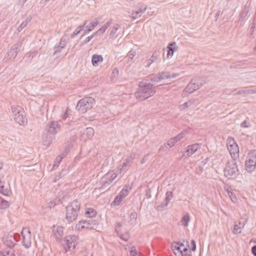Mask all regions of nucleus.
<instances>
[{
	"label": "nucleus",
	"mask_w": 256,
	"mask_h": 256,
	"mask_svg": "<svg viewBox=\"0 0 256 256\" xmlns=\"http://www.w3.org/2000/svg\"><path fill=\"white\" fill-rule=\"evenodd\" d=\"M132 187L130 186H125L118 194L115 198L114 203L115 205H119L121 202L128 194Z\"/></svg>",
	"instance_id": "ddd939ff"
},
{
	"label": "nucleus",
	"mask_w": 256,
	"mask_h": 256,
	"mask_svg": "<svg viewBox=\"0 0 256 256\" xmlns=\"http://www.w3.org/2000/svg\"><path fill=\"white\" fill-rule=\"evenodd\" d=\"M185 133L186 132H182L176 136L170 138L168 141L167 145H169V147L173 146L176 142L180 140L184 136Z\"/></svg>",
	"instance_id": "2eb2a0df"
},
{
	"label": "nucleus",
	"mask_w": 256,
	"mask_h": 256,
	"mask_svg": "<svg viewBox=\"0 0 256 256\" xmlns=\"http://www.w3.org/2000/svg\"><path fill=\"white\" fill-rule=\"evenodd\" d=\"M110 24V23H108V22L106 23L104 26L102 28H100L98 30V32H100V33L103 34L105 32L106 29L109 26Z\"/></svg>",
	"instance_id": "4c0bfd02"
},
{
	"label": "nucleus",
	"mask_w": 256,
	"mask_h": 256,
	"mask_svg": "<svg viewBox=\"0 0 256 256\" xmlns=\"http://www.w3.org/2000/svg\"><path fill=\"white\" fill-rule=\"evenodd\" d=\"M167 48L168 50L167 52V57L171 58L174 54V52H176L178 50V46H177L176 42H172L168 46Z\"/></svg>",
	"instance_id": "a211bd4d"
},
{
	"label": "nucleus",
	"mask_w": 256,
	"mask_h": 256,
	"mask_svg": "<svg viewBox=\"0 0 256 256\" xmlns=\"http://www.w3.org/2000/svg\"><path fill=\"white\" fill-rule=\"evenodd\" d=\"M103 58L102 56L98 54H94L92 56V64L101 63L102 62Z\"/></svg>",
	"instance_id": "b1692460"
},
{
	"label": "nucleus",
	"mask_w": 256,
	"mask_h": 256,
	"mask_svg": "<svg viewBox=\"0 0 256 256\" xmlns=\"http://www.w3.org/2000/svg\"><path fill=\"white\" fill-rule=\"evenodd\" d=\"M22 236V244L26 248H28L31 246V234L28 228H23L21 232Z\"/></svg>",
	"instance_id": "4468645a"
},
{
	"label": "nucleus",
	"mask_w": 256,
	"mask_h": 256,
	"mask_svg": "<svg viewBox=\"0 0 256 256\" xmlns=\"http://www.w3.org/2000/svg\"><path fill=\"white\" fill-rule=\"evenodd\" d=\"M201 145L198 144H193V154L196 153L198 151L200 148Z\"/></svg>",
	"instance_id": "58836bf2"
},
{
	"label": "nucleus",
	"mask_w": 256,
	"mask_h": 256,
	"mask_svg": "<svg viewBox=\"0 0 256 256\" xmlns=\"http://www.w3.org/2000/svg\"><path fill=\"white\" fill-rule=\"evenodd\" d=\"M246 94H256V88H246Z\"/></svg>",
	"instance_id": "c9c22d12"
},
{
	"label": "nucleus",
	"mask_w": 256,
	"mask_h": 256,
	"mask_svg": "<svg viewBox=\"0 0 256 256\" xmlns=\"http://www.w3.org/2000/svg\"><path fill=\"white\" fill-rule=\"evenodd\" d=\"M156 92V87L153 84L140 82L134 94L136 99L142 101L153 96Z\"/></svg>",
	"instance_id": "f257e3e1"
},
{
	"label": "nucleus",
	"mask_w": 256,
	"mask_h": 256,
	"mask_svg": "<svg viewBox=\"0 0 256 256\" xmlns=\"http://www.w3.org/2000/svg\"><path fill=\"white\" fill-rule=\"evenodd\" d=\"M226 190L227 192L228 193V196L230 195V192H232V189L230 188H228Z\"/></svg>",
	"instance_id": "6e6d98bb"
},
{
	"label": "nucleus",
	"mask_w": 256,
	"mask_h": 256,
	"mask_svg": "<svg viewBox=\"0 0 256 256\" xmlns=\"http://www.w3.org/2000/svg\"><path fill=\"white\" fill-rule=\"evenodd\" d=\"M96 227L97 223L92 220H80L76 224V228L81 231L85 229L94 230Z\"/></svg>",
	"instance_id": "9d476101"
},
{
	"label": "nucleus",
	"mask_w": 256,
	"mask_h": 256,
	"mask_svg": "<svg viewBox=\"0 0 256 256\" xmlns=\"http://www.w3.org/2000/svg\"><path fill=\"white\" fill-rule=\"evenodd\" d=\"M229 196L230 198V199L232 202H237L238 199L236 197V194L233 192H230V193Z\"/></svg>",
	"instance_id": "ea45409f"
},
{
	"label": "nucleus",
	"mask_w": 256,
	"mask_h": 256,
	"mask_svg": "<svg viewBox=\"0 0 256 256\" xmlns=\"http://www.w3.org/2000/svg\"><path fill=\"white\" fill-rule=\"evenodd\" d=\"M204 84V80L202 78H199L198 80L195 79L194 82H193V92L196 90H198L200 88V86Z\"/></svg>",
	"instance_id": "5701e85b"
},
{
	"label": "nucleus",
	"mask_w": 256,
	"mask_h": 256,
	"mask_svg": "<svg viewBox=\"0 0 256 256\" xmlns=\"http://www.w3.org/2000/svg\"><path fill=\"white\" fill-rule=\"evenodd\" d=\"M192 80L188 84V85L187 87L184 89V90L182 92V94L184 96L186 95V92H188L189 94H191L192 92V91L190 90V87H191V83Z\"/></svg>",
	"instance_id": "72a5a7b5"
},
{
	"label": "nucleus",
	"mask_w": 256,
	"mask_h": 256,
	"mask_svg": "<svg viewBox=\"0 0 256 256\" xmlns=\"http://www.w3.org/2000/svg\"><path fill=\"white\" fill-rule=\"evenodd\" d=\"M86 216L90 218L94 217L96 216V212L92 208H88L85 213Z\"/></svg>",
	"instance_id": "393cba45"
},
{
	"label": "nucleus",
	"mask_w": 256,
	"mask_h": 256,
	"mask_svg": "<svg viewBox=\"0 0 256 256\" xmlns=\"http://www.w3.org/2000/svg\"><path fill=\"white\" fill-rule=\"evenodd\" d=\"M14 121L20 126H23L26 122L27 119L25 116L24 108L19 106H13L12 107Z\"/></svg>",
	"instance_id": "39448f33"
},
{
	"label": "nucleus",
	"mask_w": 256,
	"mask_h": 256,
	"mask_svg": "<svg viewBox=\"0 0 256 256\" xmlns=\"http://www.w3.org/2000/svg\"><path fill=\"white\" fill-rule=\"evenodd\" d=\"M238 174L236 162L235 159L228 161L224 170V175L226 177L230 178H234Z\"/></svg>",
	"instance_id": "20e7f679"
},
{
	"label": "nucleus",
	"mask_w": 256,
	"mask_h": 256,
	"mask_svg": "<svg viewBox=\"0 0 256 256\" xmlns=\"http://www.w3.org/2000/svg\"><path fill=\"white\" fill-rule=\"evenodd\" d=\"M246 222V220L242 224L241 222H239L238 224H235L232 230L233 234H240L241 232L242 228L244 227Z\"/></svg>",
	"instance_id": "412c9836"
},
{
	"label": "nucleus",
	"mask_w": 256,
	"mask_h": 256,
	"mask_svg": "<svg viewBox=\"0 0 256 256\" xmlns=\"http://www.w3.org/2000/svg\"><path fill=\"white\" fill-rule=\"evenodd\" d=\"M180 242H174L172 244V247L174 248V250H180L182 249V247L180 246Z\"/></svg>",
	"instance_id": "e433bc0d"
},
{
	"label": "nucleus",
	"mask_w": 256,
	"mask_h": 256,
	"mask_svg": "<svg viewBox=\"0 0 256 256\" xmlns=\"http://www.w3.org/2000/svg\"><path fill=\"white\" fill-rule=\"evenodd\" d=\"M182 256H192L191 254V250H189L187 248H184L181 251V254Z\"/></svg>",
	"instance_id": "2f4dec72"
},
{
	"label": "nucleus",
	"mask_w": 256,
	"mask_h": 256,
	"mask_svg": "<svg viewBox=\"0 0 256 256\" xmlns=\"http://www.w3.org/2000/svg\"><path fill=\"white\" fill-rule=\"evenodd\" d=\"M192 104V102L190 101L186 102L180 106V110H184L186 108L190 106Z\"/></svg>",
	"instance_id": "f704fd0d"
},
{
	"label": "nucleus",
	"mask_w": 256,
	"mask_h": 256,
	"mask_svg": "<svg viewBox=\"0 0 256 256\" xmlns=\"http://www.w3.org/2000/svg\"><path fill=\"white\" fill-rule=\"evenodd\" d=\"M254 26L251 27V28H250V30H251L252 31H253V30H254Z\"/></svg>",
	"instance_id": "052dcab7"
},
{
	"label": "nucleus",
	"mask_w": 256,
	"mask_h": 256,
	"mask_svg": "<svg viewBox=\"0 0 256 256\" xmlns=\"http://www.w3.org/2000/svg\"><path fill=\"white\" fill-rule=\"evenodd\" d=\"M78 237L76 236H68L64 238V243L63 244L64 249L66 252L68 250H70L72 248H75L76 246L78 244Z\"/></svg>",
	"instance_id": "1a4fd4ad"
},
{
	"label": "nucleus",
	"mask_w": 256,
	"mask_h": 256,
	"mask_svg": "<svg viewBox=\"0 0 256 256\" xmlns=\"http://www.w3.org/2000/svg\"><path fill=\"white\" fill-rule=\"evenodd\" d=\"M94 102V98L92 97H84L78 100L76 109L80 113L84 114L92 108Z\"/></svg>",
	"instance_id": "7ed1b4c3"
},
{
	"label": "nucleus",
	"mask_w": 256,
	"mask_h": 256,
	"mask_svg": "<svg viewBox=\"0 0 256 256\" xmlns=\"http://www.w3.org/2000/svg\"><path fill=\"white\" fill-rule=\"evenodd\" d=\"M68 112L66 110L62 114V118L63 120H66L68 117Z\"/></svg>",
	"instance_id": "3c124183"
},
{
	"label": "nucleus",
	"mask_w": 256,
	"mask_h": 256,
	"mask_svg": "<svg viewBox=\"0 0 256 256\" xmlns=\"http://www.w3.org/2000/svg\"><path fill=\"white\" fill-rule=\"evenodd\" d=\"M80 208V202L76 200L70 202L66 207V219L71 222L74 221L78 216Z\"/></svg>",
	"instance_id": "f03ea898"
},
{
	"label": "nucleus",
	"mask_w": 256,
	"mask_h": 256,
	"mask_svg": "<svg viewBox=\"0 0 256 256\" xmlns=\"http://www.w3.org/2000/svg\"><path fill=\"white\" fill-rule=\"evenodd\" d=\"M2 256H15L14 251L12 248L8 250H4L1 252Z\"/></svg>",
	"instance_id": "a878e982"
},
{
	"label": "nucleus",
	"mask_w": 256,
	"mask_h": 256,
	"mask_svg": "<svg viewBox=\"0 0 256 256\" xmlns=\"http://www.w3.org/2000/svg\"><path fill=\"white\" fill-rule=\"evenodd\" d=\"M241 126H242V128H248V126L246 125V120H244V122L241 124Z\"/></svg>",
	"instance_id": "603ef678"
},
{
	"label": "nucleus",
	"mask_w": 256,
	"mask_h": 256,
	"mask_svg": "<svg viewBox=\"0 0 256 256\" xmlns=\"http://www.w3.org/2000/svg\"><path fill=\"white\" fill-rule=\"evenodd\" d=\"M248 12L246 10L242 11L240 15V20L242 21L245 18L246 16H247Z\"/></svg>",
	"instance_id": "79ce46f5"
},
{
	"label": "nucleus",
	"mask_w": 256,
	"mask_h": 256,
	"mask_svg": "<svg viewBox=\"0 0 256 256\" xmlns=\"http://www.w3.org/2000/svg\"><path fill=\"white\" fill-rule=\"evenodd\" d=\"M86 133L88 138L90 139L94 135V130L92 128H87L86 130Z\"/></svg>",
	"instance_id": "cd10ccee"
},
{
	"label": "nucleus",
	"mask_w": 256,
	"mask_h": 256,
	"mask_svg": "<svg viewBox=\"0 0 256 256\" xmlns=\"http://www.w3.org/2000/svg\"><path fill=\"white\" fill-rule=\"evenodd\" d=\"M118 174L116 172H108L101 178L100 182L101 184L100 189H104L108 186L116 178Z\"/></svg>",
	"instance_id": "6e6552de"
},
{
	"label": "nucleus",
	"mask_w": 256,
	"mask_h": 256,
	"mask_svg": "<svg viewBox=\"0 0 256 256\" xmlns=\"http://www.w3.org/2000/svg\"><path fill=\"white\" fill-rule=\"evenodd\" d=\"M130 256H141V254L137 251L134 246H132L129 248Z\"/></svg>",
	"instance_id": "bb28decb"
},
{
	"label": "nucleus",
	"mask_w": 256,
	"mask_h": 256,
	"mask_svg": "<svg viewBox=\"0 0 256 256\" xmlns=\"http://www.w3.org/2000/svg\"><path fill=\"white\" fill-rule=\"evenodd\" d=\"M52 232L56 240H61L63 236V228L60 226H54Z\"/></svg>",
	"instance_id": "f3484780"
},
{
	"label": "nucleus",
	"mask_w": 256,
	"mask_h": 256,
	"mask_svg": "<svg viewBox=\"0 0 256 256\" xmlns=\"http://www.w3.org/2000/svg\"><path fill=\"white\" fill-rule=\"evenodd\" d=\"M190 244H192V240L190 241Z\"/></svg>",
	"instance_id": "e2e57ef3"
},
{
	"label": "nucleus",
	"mask_w": 256,
	"mask_h": 256,
	"mask_svg": "<svg viewBox=\"0 0 256 256\" xmlns=\"http://www.w3.org/2000/svg\"><path fill=\"white\" fill-rule=\"evenodd\" d=\"M180 246L182 247V249L180 250H178V252L181 254V251H182L184 248H186L184 247V246L182 243L180 242Z\"/></svg>",
	"instance_id": "5fc2aeb1"
},
{
	"label": "nucleus",
	"mask_w": 256,
	"mask_h": 256,
	"mask_svg": "<svg viewBox=\"0 0 256 256\" xmlns=\"http://www.w3.org/2000/svg\"><path fill=\"white\" fill-rule=\"evenodd\" d=\"M169 201L164 199V200L161 203V206H158V210H162L164 208L168 206Z\"/></svg>",
	"instance_id": "473e14b6"
},
{
	"label": "nucleus",
	"mask_w": 256,
	"mask_h": 256,
	"mask_svg": "<svg viewBox=\"0 0 256 256\" xmlns=\"http://www.w3.org/2000/svg\"><path fill=\"white\" fill-rule=\"evenodd\" d=\"M234 91H235V90H232V92H231L229 94H232V93L233 92H234Z\"/></svg>",
	"instance_id": "680f3d73"
},
{
	"label": "nucleus",
	"mask_w": 256,
	"mask_h": 256,
	"mask_svg": "<svg viewBox=\"0 0 256 256\" xmlns=\"http://www.w3.org/2000/svg\"><path fill=\"white\" fill-rule=\"evenodd\" d=\"M254 242H255V243H256V241H254Z\"/></svg>",
	"instance_id": "0e129e2a"
},
{
	"label": "nucleus",
	"mask_w": 256,
	"mask_h": 256,
	"mask_svg": "<svg viewBox=\"0 0 256 256\" xmlns=\"http://www.w3.org/2000/svg\"><path fill=\"white\" fill-rule=\"evenodd\" d=\"M48 132L51 134H56L60 128L58 122L56 121H52L48 125Z\"/></svg>",
	"instance_id": "6ab92c4d"
},
{
	"label": "nucleus",
	"mask_w": 256,
	"mask_h": 256,
	"mask_svg": "<svg viewBox=\"0 0 256 256\" xmlns=\"http://www.w3.org/2000/svg\"><path fill=\"white\" fill-rule=\"evenodd\" d=\"M118 74V70L116 68L114 69L112 74V78H114Z\"/></svg>",
	"instance_id": "de8ad7c7"
},
{
	"label": "nucleus",
	"mask_w": 256,
	"mask_h": 256,
	"mask_svg": "<svg viewBox=\"0 0 256 256\" xmlns=\"http://www.w3.org/2000/svg\"><path fill=\"white\" fill-rule=\"evenodd\" d=\"M245 166L248 172L253 171L256 166V150L249 153L248 160L246 161Z\"/></svg>",
	"instance_id": "f8f14e48"
},
{
	"label": "nucleus",
	"mask_w": 256,
	"mask_h": 256,
	"mask_svg": "<svg viewBox=\"0 0 256 256\" xmlns=\"http://www.w3.org/2000/svg\"><path fill=\"white\" fill-rule=\"evenodd\" d=\"M62 157H61L60 156H58L56 159V160H55V164L54 165V166H58L59 165V164L60 163L62 160Z\"/></svg>",
	"instance_id": "49530a36"
},
{
	"label": "nucleus",
	"mask_w": 256,
	"mask_h": 256,
	"mask_svg": "<svg viewBox=\"0 0 256 256\" xmlns=\"http://www.w3.org/2000/svg\"><path fill=\"white\" fill-rule=\"evenodd\" d=\"M146 196L147 198H150L152 197L151 190L148 186H147L146 190Z\"/></svg>",
	"instance_id": "a19ab883"
},
{
	"label": "nucleus",
	"mask_w": 256,
	"mask_h": 256,
	"mask_svg": "<svg viewBox=\"0 0 256 256\" xmlns=\"http://www.w3.org/2000/svg\"><path fill=\"white\" fill-rule=\"evenodd\" d=\"M168 142L166 143H164L162 145L159 149V150H166L167 149H168L169 147V145H167Z\"/></svg>",
	"instance_id": "c03bdc74"
},
{
	"label": "nucleus",
	"mask_w": 256,
	"mask_h": 256,
	"mask_svg": "<svg viewBox=\"0 0 256 256\" xmlns=\"http://www.w3.org/2000/svg\"><path fill=\"white\" fill-rule=\"evenodd\" d=\"M178 75V74H170V72H164L158 73L157 74L150 75L149 76V80H150L152 82L157 83L164 79H168L171 78H176Z\"/></svg>",
	"instance_id": "9b49d317"
},
{
	"label": "nucleus",
	"mask_w": 256,
	"mask_h": 256,
	"mask_svg": "<svg viewBox=\"0 0 256 256\" xmlns=\"http://www.w3.org/2000/svg\"><path fill=\"white\" fill-rule=\"evenodd\" d=\"M4 182L0 180V193L6 196H10L12 194L10 188H5Z\"/></svg>",
	"instance_id": "aec40b11"
},
{
	"label": "nucleus",
	"mask_w": 256,
	"mask_h": 256,
	"mask_svg": "<svg viewBox=\"0 0 256 256\" xmlns=\"http://www.w3.org/2000/svg\"><path fill=\"white\" fill-rule=\"evenodd\" d=\"M226 146L232 158L236 160L239 156V148L234 139L232 137H228Z\"/></svg>",
	"instance_id": "0eeeda50"
},
{
	"label": "nucleus",
	"mask_w": 256,
	"mask_h": 256,
	"mask_svg": "<svg viewBox=\"0 0 256 256\" xmlns=\"http://www.w3.org/2000/svg\"><path fill=\"white\" fill-rule=\"evenodd\" d=\"M145 158H146V156H144L141 160L140 162L142 164H144L146 162V160H145Z\"/></svg>",
	"instance_id": "13d9d810"
},
{
	"label": "nucleus",
	"mask_w": 256,
	"mask_h": 256,
	"mask_svg": "<svg viewBox=\"0 0 256 256\" xmlns=\"http://www.w3.org/2000/svg\"><path fill=\"white\" fill-rule=\"evenodd\" d=\"M121 226L122 224H120V223H118L116 226L115 230L116 232L118 237H120L122 240L126 242L130 238V235L128 232L122 234L120 232L119 228L121 227Z\"/></svg>",
	"instance_id": "dca6fc26"
},
{
	"label": "nucleus",
	"mask_w": 256,
	"mask_h": 256,
	"mask_svg": "<svg viewBox=\"0 0 256 256\" xmlns=\"http://www.w3.org/2000/svg\"><path fill=\"white\" fill-rule=\"evenodd\" d=\"M252 252L254 256H256V245L253 246L252 248Z\"/></svg>",
	"instance_id": "8fccbe9b"
},
{
	"label": "nucleus",
	"mask_w": 256,
	"mask_h": 256,
	"mask_svg": "<svg viewBox=\"0 0 256 256\" xmlns=\"http://www.w3.org/2000/svg\"><path fill=\"white\" fill-rule=\"evenodd\" d=\"M20 238V234L10 232L2 238V240L4 244L8 248H13Z\"/></svg>",
	"instance_id": "423d86ee"
},
{
	"label": "nucleus",
	"mask_w": 256,
	"mask_h": 256,
	"mask_svg": "<svg viewBox=\"0 0 256 256\" xmlns=\"http://www.w3.org/2000/svg\"><path fill=\"white\" fill-rule=\"evenodd\" d=\"M196 248V242L193 240V252L195 250Z\"/></svg>",
	"instance_id": "4d7b16f0"
},
{
	"label": "nucleus",
	"mask_w": 256,
	"mask_h": 256,
	"mask_svg": "<svg viewBox=\"0 0 256 256\" xmlns=\"http://www.w3.org/2000/svg\"><path fill=\"white\" fill-rule=\"evenodd\" d=\"M136 154L134 153L131 154L130 156H128L123 163L122 169L125 170L129 163L131 162L132 160L134 158Z\"/></svg>",
	"instance_id": "4be33fe9"
},
{
	"label": "nucleus",
	"mask_w": 256,
	"mask_h": 256,
	"mask_svg": "<svg viewBox=\"0 0 256 256\" xmlns=\"http://www.w3.org/2000/svg\"><path fill=\"white\" fill-rule=\"evenodd\" d=\"M172 197V193L171 192H168L166 193V196L165 199L170 202V200Z\"/></svg>",
	"instance_id": "a18cd8bd"
},
{
	"label": "nucleus",
	"mask_w": 256,
	"mask_h": 256,
	"mask_svg": "<svg viewBox=\"0 0 256 256\" xmlns=\"http://www.w3.org/2000/svg\"><path fill=\"white\" fill-rule=\"evenodd\" d=\"M190 220V217L188 215L186 214L184 215L182 220H181L180 222L182 223V224L184 226H186L188 225V222Z\"/></svg>",
	"instance_id": "c85d7f7f"
},
{
	"label": "nucleus",
	"mask_w": 256,
	"mask_h": 256,
	"mask_svg": "<svg viewBox=\"0 0 256 256\" xmlns=\"http://www.w3.org/2000/svg\"><path fill=\"white\" fill-rule=\"evenodd\" d=\"M199 161V159L198 160V162ZM206 162H204L203 160L200 161L198 163H196V165L198 166V168L196 171V173L200 174L202 171V166L205 164Z\"/></svg>",
	"instance_id": "7c9ffc66"
},
{
	"label": "nucleus",
	"mask_w": 256,
	"mask_h": 256,
	"mask_svg": "<svg viewBox=\"0 0 256 256\" xmlns=\"http://www.w3.org/2000/svg\"><path fill=\"white\" fill-rule=\"evenodd\" d=\"M3 168V162L0 160V170H1Z\"/></svg>",
	"instance_id": "bf43d9fd"
},
{
	"label": "nucleus",
	"mask_w": 256,
	"mask_h": 256,
	"mask_svg": "<svg viewBox=\"0 0 256 256\" xmlns=\"http://www.w3.org/2000/svg\"><path fill=\"white\" fill-rule=\"evenodd\" d=\"M234 94H238V95H242L243 96H246V90H238Z\"/></svg>",
	"instance_id": "09e8293b"
},
{
	"label": "nucleus",
	"mask_w": 256,
	"mask_h": 256,
	"mask_svg": "<svg viewBox=\"0 0 256 256\" xmlns=\"http://www.w3.org/2000/svg\"><path fill=\"white\" fill-rule=\"evenodd\" d=\"M138 216V214L136 212H133L130 215V220L136 221Z\"/></svg>",
	"instance_id": "37998d69"
},
{
	"label": "nucleus",
	"mask_w": 256,
	"mask_h": 256,
	"mask_svg": "<svg viewBox=\"0 0 256 256\" xmlns=\"http://www.w3.org/2000/svg\"><path fill=\"white\" fill-rule=\"evenodd\" d=\"M9 206V203L8 201L2 199L0 196V208H6Z\"/></svg>",
	"instance_id": "c756f323"
},
{
	"label": "nucleus",
	"mask_w": 256,
	"mask_h": 256,
	"mask_svg": "<svg viewBox=\"0 0 256 256\" xmlns=\"http://www.w3.org/2000/svg\"><path fill=\"white\" fill-rule=\"evenodd\" d=\"M188 152H190L191 154H192V145L188 146Z\"/></svg>",
	"instance_id": "864d4df0"
}]
</instances>
